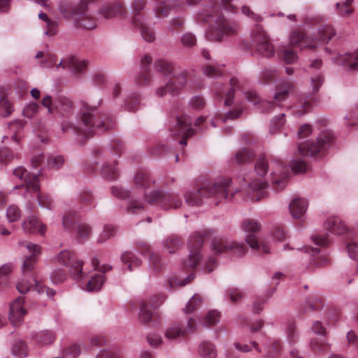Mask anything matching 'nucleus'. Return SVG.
<instances>
[{"instance_id":"f257e3e1","label":"nucleus","mask_w":358,"mask_h":358,"mask_svg":"<svg viewBox=\"0 0 358 358\" xmlns=\"http://www.w3.org/2000/svg\"><path fill=\"white\" fill-rule=\"evenodd\" d=\"M236 10L231 0H210L204 4L197 13L196 20L209 24L205 31L206 38L211 42H220L235 34L239 28L238 23L225 17L223 12L235 13Z\"/></svg>"},{"instance_id":"f03ea898","label":"nucleus","mask_w":358,"mask_h":358,"mask_svg":"<svg viewBox=\"0 0 358 358\" xmlns=\"http://www.w3.org/2000/svg\"><path fill=\"white\" fill-rule=\"evenodd\" d=\"M102 100L99 99L96 104L92 105L87 101H82L78 116L79 122L76 125L68 121L61 123V129L64 133L71 132L87 139L97 132H105L115 127V117L108 113H98V108Z\"/></svg>"},{"instance_id":"7ed1b4c3","label":"nucleus","mask_w":358,"mask_h":358,"mask_svg":"<svg viewBox=\"0 0 358 358\" xmlns=\"http://www.w3.org/2000/svg\"><path fill=\"white\" fill-rule=\"evenodd\" d=\"M306 169L307 164L301 159H293L290 166H287L275 158L269 162L264 156L257 158L255 166V171L260 177H264L268 171H271L272 188L276 192L285 188L292 171L296 173H303Z\"/></svg>"},{"instance_id":"20e7f679","label":"nucleus","mask_w":358,"mask_h":358,"mask_svg":"<svg viewBox=\"0 0 358 358\" xmlns=\"http://www.w3.org/2000/svg\"><path fill=\"white\" fill-rule=\"evenodd\" d=\"M152 180L146 172H137L134 176V189L126 190L119 185L111 187V194L121 200L127 201L126 210L128 213L135 214L143 208L142 196L145 198V189L150 187Z\"/></svg>"},{"instance_id":"39448f33","label":"nucleus","mask_w":358,"mask_h":358,"mask_svg":"<svg viewBox=\"0 0 358 358\" xmlns=\"http://www.w3.org/2000/svg\"><path fill=\"white\" fill-rule=\"evenodd\" d=\"M232 180L231 178L222 179L214 184H203L196 191H187L184 197L187 205L194 206H201L205 199H211L210 205L217 206L221 201L227 199L231 193L230 199L233 196L231 188Z\"/></svg>"},{"instance_id":"423d86ee","label":"nucleus","mask_w":358,"mask_h":358,"mask_svg":"<svg viewBox=\"0 0 358 358\" xmlns=\"http://www.w3.org/2000/svg\"><path fill=\"white\" fill-rule=\"evenodd\" d=\"M154 69L164 76H171L170 80L164 86L159 87L156 90L157 96L160 97H163L166 94L173 96L178 94L186 84L189 76L187 70L177 67L173 63L165 59L155 61Z\"/></svg>"},{"instance_id":"0eeeda50","label":"nucleus","mask_w":358,"mask_h":358,"mask_svg":"<svg viewBox=\"0 0 358 358\" xmlns=\"http://www.w3.org/2000/svg\"><path fill=\"white\" fill-rule=\"evenodd\" d=\"M208 128L206 117H199L194 124L186 116H176L169 121L168 129L171 136L181 145H187V139L198 132H204Z\"/></svg>"},{"instance_id":"6e6552de","label":"nucleus","mask_w":358,"mask_h":358,"mask_svg":"<svg viewBox=\"0 0 358 358\" xmlns=\"http://www.w3.org/2000/svg\"><path fill=\"white\" fill-rule=\"evenodd\" d=\"M293 88L292 83L287 80L282 81L277 86L276 93L272 101L261 99L255 92L248 91L245 92L244 95L248 102L254 105H258L263 112L270 113L284 106L282 101L287 99Z\"/></svg>"},{"instance_id":"1a4fd4ad","label":"nucleus","mask_w":358,"mask_h":358,"mask_svg":"<svg viewBox=\"0 0 358 358\" xmlns=\"http://www.w3.org/2000/svg\"><path fill=\"white\" fill-rule=\"evenodd\" d=\"M20 245H25L26 248L30 253L24 260L22 266V271L24 276L30 277V280L22 279L16 285L17 289L21 294H26L33 286L38 287V282L34 278L35 264L37 257L41 254V247L30 242H20Z\"/></svg>"},{"instance_id":"9d476101","label":"nucleus","mask_w":358,"mask_h":358,"mask_svg":"<svg viewBox=\"0 0 358 358\" xmlns=\"http://www.w3.org/2000/svg\"><path fill=\"white\" fill-rule=\"evenodd\" d=\"M334 134L330 130H324L320 133L315 140L299 143L298 151L303 156L313 157L316 155H324L332 145Z\"/></svg>"},{"instance_id":"9b49d317","label":"nucleus","mask_w":358,"mask_h":358,"mask_svg":"<svg viewBox=\"0 0 358 358\" xmlns=\"http://www.w3.org/2000/svg\"><path fill=\"white\" fill-rule=\"evenodd\" d=\"M146 0H134L131 5L132 24L139 29L141 36L147 42H152L155 38L151 22L141 12L145 9Z\"/></svg>"},{"instance_id":"f8f14e48","label":"nucleus","mask_w":358,"mask_h":358,"mask_svg":"<svg viewBox=\"0 0 358 358\" xmlns=\"http://www.w3.org/2000/svg\"><path fill=\"white\" fill-rule=\"evenodd\" d=\"M88 62L87 60H80L74 56H68L57 64V57L55 55L47 53L43 59L40 61V65L43 68H50L56 66L57 69L62 67L64 69L69 70L73 74L81 73L87 67Z\"/></svg>"},{"instance_id":"ddd939ff","label":"nucleus","mask_w":358,"mask_h":358,"mask_svg":"<svg viewBox=\"0 0 358 358\" xmlns=\"http://www.w3.org/2000/svg\"><path fill=\"white\" fill-rule=\"evenodd\" d=\"M41 105L47 108L48 114L63 117L70 116L74 110L72 101L63 94H57L55 97L47 95L43 99Z\"/></svg>"},{"instance_id":"4468645a","label":"nucleus","mask_w":358,"mask_h":358,"mask_svg":"<svg viewBox=\"0 0 358 358\" xmlns=\"http://www.w3.org/2000/svg\"><path fill=\"white\" fill-rule=\"evenodd\" d=\"M145 201L150 204L157 205L166 210L180 208L182 203L178 194L161 190H153L145 194Z\"/></svg>"},{"instance_id":"2eb2a0df","label":"nucleus","mask_w":358,"mask_h":358,"mask_svg":"<svg viewBox=\"0 0 358 358\" xmlns=\"http://www.w3.org/2000/svg\"><path fill=\"white\" fill-rule=\"evenodd\" d=\"M210 230H203L202 231H195L191 234L188 241L189 258L187 261L183 262L185 267L195 268L200 262L202 255L201 249L203 242L210 235Z\"/></svg>"},{"instance_id":"dca6fc26","label":"nucleus","mask_w":358,"mask_h":358,"mask_svg":"<svg viewBox=\"0 0 358 358\" xmlns=\"http://www.w3.org/2000/svg\"><path fill=\"white\" fill-rule=\"evenodd\" d=\"M57 261L59 264L69 267L70 276L76 281H82L85 278V273L83 271V261L78 259L75 253L69 250L61 251L57 256Z\"/></svg>"},{"instance_id":"f3484780","label":"nucleus","mask_w":358,"mask_h":358,"mask_svg":"<svg viewBox=\"0 0 358 358\" xmlns=\"http://www.w3.org/2000/svg\"><path fill=\"white\" fill-rule=\"evenodd\" d=\"M251 40L252 45L259 55L267 58L274 55L275 52V48L260 24H255L252 30Z\"/></svg>"},{"instance_id":"a211bd4d","label":"nucleus","mask_w":358,"mask_h":358,"mask_svg":"<svg viewBox=\"0 0 358 358\" xmlns=\"http://www.w3.org/2000/svg\"><path fill=\"white\" fill-rule=\"evenodd\" d=\"M245 184L239 189H236L234 192L236 193H241V194H246L248 199L251 201H258L268 195L266 190L268 183L262 179H257L247 182L245 178L241 179Z\"/></svg>"},{"instance_id":"6ab92c4d","label":"nucleus","mask_w":358,"mask_h":358,"mask_svg":"<svg viewBox=\"0 0 358 358\" xmlns=\"http://www.w3.org/2000/svg\"><path fill=\"white\" fill-rule=\"evenodd\" d=\"M242 229L246 233L245 241L253 250H259L262 248L265 254L270 253L269 247L267 245H260L257 238V233L261 229V224L255 220L251 218L245 219L242 222Z\"/></svg>"},{"instance_id":"aec40b11","label":"nucleus","mask_w":358,"mask_h":358,"mask_svg":"<svg viewBox=\"0 0 358 358\" xmlns=\"http://www.w3.org/2000/svg\"><path fill=\"white\" fill-rule=\"evenodd\" d=\"M212 249L216 255L229 253L237 257L243 256L247 251V247L244 244H239L222 237L213 240Z\"/></svg>"},{"instance_id":"412c9836","label":"nucleus","mask_w":358,"mask_h":358,"mask_svg":"<svg viewBox=\"0 0 358 358\" xmlns=\"http://www.w3.org/2000/svg\"><path fill=\"white\" fill-rule=\"evenodd\" d=\"M314 99V97H308L303 103H301V109L292 110L290 108H287L285 111H282L279 115H275L270 122L269 133L271 134H276L277 131L285 124V117L289 114L293 113L296 116H301L307 113L311 108L310 101Z\"/></svg>"},{"instance_id":"4be33fe9","label":"nucleus","mask_w":358,"mask_h":358,"mask_svg":"<svg viewBox=\"0 0 358 358\" xmlns=\"http://www.w3.org/2000/svg\"><path fill=\"white\" fill-rule=\"evenodd\" d=\"M230 87L224 85L222 82H216L213 84V90L215 95L220 101L223 100L226 106H230L234 102L236 92L241 89L240 81L238 78L232 77L229 79Z\"/></svg>"},{"instance_id":"5701e85b","label":"nucleus","mask_w":358,"mask_h":358,"mask_svg":"<svg viewBox=\"0 0 358 358\" xmlns=\"http://www.w3.org/2000/svg\"><path fill=\"white\" fill-rule=\"evenodd\" d=\"M195 320L189 316L184 320H178L167 328L165 331V337L171 341L184 336L187 333H194L196 330Z\"/></svg>"},{"instance_id":"b1692460","label":"nucleus","mask_w":358,"mask_h":358,"mask_svg":"<svg viewBox=\"0 0 358 358\" xmlns=\"http://www.w3.org/2000/svg\"><path fill=\"white\" fill-rule=\"evenodd\" d=\"M37 173H31L22 166H19L14 169L13 171V176L19 178L23 182L20 185H15L13 189H17L21 187H25L27 192H36L40 190L39 179Z\"/></svg>"},{"instance_id":"393cba45","label":"nucleus","mask_w":358,"mask_h":358,"mask_svg":"<svg viewBox=\"0 0 358 358\" xmlns=\"http://www.w3.org/2000/svg\"><path fill=\"white\" fill-rule=\"evenodd\" d=\"M166 296L162 294L152 296L148 301H143L140 304L138 320L140 322L147 324L151 322L153 313L151 308H158L165 301Z\"/></svg>"},{"instance_id":"a878e982","label":"nucleus","mask_w":358,"mask_h":358,"mask_svg":"<svg viewBox=\"0 0 358 358\" xmlns=\"http://www.w3.org/2000/svg\"><path fill=\"white\" fill-rule=\"evenodd\" d=\"M157 4L155 8V16L158 18L167 17L172 10H179L185 4L192 6L195 4L194 0H155Z\"/></svg>"},{"instance_id":"bb28decb","label":"nucleus","mask_w":358,"mask_h":358,"mask_svg":"<svg viewBox=\"0 0 358 358\" xmlns=\"http://www.w3.org/2000/svg\"><path fill=\"white\" fill-rule=\"evenodd\" d=\"M124 150V145L122 141L119 138H114L110 141L108 148H97L93 150L94 158L101 160H109L113 157H120Z\"/></svg>"},{"instance_id":"cd10ccee","label":"nucleus","mask_w":358,"mask_h":358,"mask_svg":"<svg viewBox=\"0 0 358 358\" xmlns=\"http://www.w3.org/2000/svg\"><path fill=\"white\" fill-rule=\"evenodd\" d=\"M126 7L120 2L105 3L98 10V14L106 20L122 18L127 15Z\"/></svg>"},{"instance_id":"c85d7f7f","label":"nucleus","mask_w":358,"mask_h":358,"mask_svg":"<svg viewBox=\"0 0 358 358\" xmlns=\"http://www.w3.org/2000/svg\"><path fill=\"white\" fill-rule=\"evenodd\" d=\"M96 0H80L77 3H73L68 1H61L58 5L59 13H64L66 15H72L73 11L79 15L89 11V5L93 3Z\"/></svg>"},{"instance_id":"c756f323","label":"nucleus","mask_w":358,"mask_h":358,"mask_svg":"<svg viewBox=\"0 0 358 358\" xmlns=\"http://www.w3.org/2000/svg\"><path fill=\"white\" fill-rule=\"evenodd\" d=\"M73 13L69 16L66 15L64 13H59L64 18L72 20L77 28L91 30L97 27V20L89 15V11L81 15L78 14L79 16H77L76 11Z\"/></svg>"},{"instance_id":"7c9ffc66","label":"nucleus","mask_w":358,"mask_h":358,"mask_svg":"<svg viewBox=\"0 0 358 358\" xmlns=\"http://www.w3.org/2000/svg\"><path fill=\"white\" fill-rule=\"evenodd\" d=\"M304 250L310 255L309 264L307 265L309 269L321 267L330 263V258L325 251H322L317 248L309 246H305Z\"/></svg>"},{"instance_id":"2f4dec72","label":"nucleus","mask_w":358,"mask_h":358,"mask_svg":"<svg viewBox=\"0 0 358 358\" xmlns=\"http://www.w3.org/2000/svg\"><path fill=\"white\" fill-rule=\"evenodd\" d=\"M289 44L292 46L299 48L301 50L310 48H315L317 46V42L308 38L306 35L299 29L294 30L289 36Z\"/></svg>"},{"instance_id":"473e14b6","label":"nucleus","mask_w":358,"mask_h":358,"mask_svg":"<svg viewBox=\"0 0 358 358\" xmlns=\"http://www.w3.org/2000/svg\"><path fill=\"white\" fill-rule=\"evenodd\" d=\"M24 303V298L18 296L10 305L9 320L13 326L19 325L27 313V310L23 308Z\"/></svg>"},{"instance_id":"72a5a7b5","label":"nucleus","mask_w":358,"mask_h":358,"mask_svg":"<svg viewBox=\"0 0 358 358\" xmlns=\"http://www.w3.org/2000/svg\"><path fill=\"white\" fill-rule=\"evenodd\" d=\"M333 60L348 71H355L358 68V49L354 53L338 54Z\"/></svg>"},{"instance_id":"f704fd0d","label":"nucleus","mask_w":358,"mask_h":358,"mask_svg":"<svg viewBox=\"0 0 358 358\" xmlns=\"http://www.w3.org/2000/svg\"><path fill=\"white\" fill-rule=\"evenodd\" d=\"M94 163L96 164L103 163L101 169V175L105 180L113 181L118 178L120 173L118 169L116 167V161H113V164H110L108 160H101L94 158Z\"/></svg>"},{"instance_id":"c9c22d12","label":"nucleus","mask_w":358,"mask_h":358,"mask_svg":"<svg viewBox=\"0 0 358 358\" xmlns=\"http://www.w3.org/2000/svg\"><path fill=\"white\" fill-rule=\"evenodd\" d=\"M263 347L264 353L262 358H278L282 350L281 341L274 338H268Z\"/></svg>"},{"instance_id":"e433bc0d","label":"nucleus","mask_w":358,"mask_h":358,"mask_svg":"<svg viewBox=\"0 0 358 358\" xmlns=\"http://www.w3.org/2000/svg\"><path fill=\"white\" fill-rule=\"evenodd\" d=\"M22 229L26 234L38 232L43 235L45 232V226L34 215L29 216L22 222Z\"/></svg>"},{"instance_id":"4c0bfd02","label":"nucleus","mask_w":358,"mask_h":358,"mask_svg":"<svg viewBox=\"0 0 358 358\" xmlns=\"http://www.w3.org/2000/svg\"><path fill=\"white\" fill-rule=\"evenodd\" d=\"M152 58L149 55H145L141 60V71L136 78V83L139 86L148 85L151 83V76L148 71Z\"/></svg>"},{"instance_id":"58836bf2","label":"nucleus","mask_w":358,"mask_h":358,"mask_svg":"<svg viewBox=\"0 0 358 358\" xmlns=\"http://www.w3.org/2000/svg\"><path fill=\"white\" fill-rule=\"evenodd\" d=\"M324 227L327 231L337 236L343 235L348 230L345 223L338 217L328 218L324 222Z\"/></svg>"},{"instance_id":"ea45409f","label":"nucleus","mask_w":358,"mask_h":358,"mask_svg":"<svg viewBox=\"0 0 358 358\" xmlns=\"http://www.w3.org/2000/svg\"><path fill=\"white\" fill-rule=\"evenodd\" d=\"M255 157V154L253 150L248 147H243L237 150L231 158V162L239 165L248 164L252 161Z\"/></svg>"},{"instance_id":"a19ab883","label":"nucleus","mask_w":358,"mask_h":358,"mask_svg":"<svg viewBox=\"0 0 358 358\" xmlns=\"http://www.w3.org/2000/svg\"><path fill=\"white\" fill-rule=\"evenodd\" d=\"M308 208V202L305 199L295 198L289 206V210L292 216L295 219L301 218Z\"/></svg>"},{"instance_id":"79ce46f5","label":"nucleus","mask_w":358,"mask_h":358,"mask_svg":"<svg viewBox=\"0 0 358 358\" xmlns=\"http://www.w3.org/2000/svg\"><path fill=\"white\" fill-rule=\"evenodd\" d=\"M120 259L125 266L124 269H127L129 271H133L135 268L139 267L142 264V260L131 251L124 252Z\"/></svg>"},{"instance_id":"37998d69","label":"nucleus","mask_w":358,"mask_h":358,"mask_svg":"<svg viewBox=\"0 0 358 358\" xmlns=\"http://www.w3.org/2000/svg\"><path fill=\"white\" fill-rule=\"evenodd\" d=\"M106 280V276L103 273H94L91 274L90 280L87 281L83 289L87 292H97L101 289Z\"/></svg>"},{"instance_id":"c03bdc74","label":"nucleus","mask_w":358,"mask_h":358,"mask_svg":"<svg viewBox=\"0 0 358 358\" xmlns=\"http://www.w3.org/2000/svg\"><path fill=\"white\" fill-rule=\"evenodd\" d=\"M79 202L82 211L87 212L96 206L94 197L89 189H83L79 194Z\"/></svg>"},{"instance_id":"a18cd8bd","label":"nucleus","mask_w":358,"mask_h":358,"mask_svg":"<svg viewBox=\"0 0 358 358\" xmlns=\"http://www.w3.org/2000/svg\"><path fill=\"white\" fill-rule=\"evenodd\" d=\"M32 339L38 345H50L55 340V334L50 330L41 331L32 334Z\"/></svg>"},{"instance_id":"49530a36","label":"nucleus","mask_w":358,"mask_h":358,"mask_svg":"<svg viewBox=\"0 0 358 358\" xmlns=\"http://www.w3.org/2000/svg\"><path fill=\"white\" fill-rule=\"evenodd\" d=\"M140 104V96L136 92L128 93L124 100V103L121 108L124 110L135 112L138 109Z\"/></svg>"},{"instance_id":"de8ad7c7","label":"nucleus","mask_w":358,"mask_h":358,"mask_svg":"<svg viewBox=\"0 0 358 358\" xmlns=\"http://www.w3.org/2000/svg\"><path fill=\"white\" fill-rule=\"evenodd\" d=\"M323 303L321 298L317 295H313L306 299L305 306L301 308L303 313L310 311H318L323 308Z\"/></svg>"},{"instance_id":"09e8293b","label":"nucleus","mask_w":358,"mask_h":358,"mask_svg":"<svg viewBox=\"0 0 358 358\" xmlns=\"http://www.w3.org/2000/svg\"><path fill=\"white\" fill-rule=\"evenodd\" d=\"M278 78V73L273 67L264 68L259 73V80L262 84H270L275 83Z\"/></svg>"},{"instance_id":"8fccbe9b","label":"nucleus","mask_w":358,"mask_h":358,"mask_svg":"<svg viewBox=\"0 0 358 358\" xmlns=\"http://www.w3.org/2000/svg\"><path fill=\"white\" fill-rule=\"evenodd\" d=\"M336 35V31L330 25H322L317 31V40L320 43H328Z\"/></svg>"},{"instance_id":"3c124183","label":"nucleus","mask_w":358,"mask_h":358,"mask_svg":"<svg viewBox=\"0 0 358 358\" xmlns=\"http://www.w3.org/2000/svg\"><path fill=\"white\" fill-rule=\"evenodd\" d=\"M234 348L243 353H248L252 350L254 348L258 353H262L263 350L259 346V343L255 341H251L249 343H244L240 341H236L233 343Z\"/></svg>"},{"instance_id":"603ef678","label":"nucleus","mask_w":358,"mask_h":358,"mask_svg":"<svg viewBox=\"0 0 358 358\" xmlns=\"http://www.w3.org/2000/svg\"><path fill=\"white\" fill-rule=\"evenodd\" d=\"M199 354L203 358H215L217 357V350L215 345L208 341L201 343L199 346Z\"/></svg>"},{"instance_id":"864d4df0","label":"nucleus","mask_w":358,"mask_h":358,"mask_svg":"<svg viewBox=\"0 0 358 358\" xmlns=\"http://www.w3.org/2000/svg\"><path fill=\"white\" fill-rule=\"evenodd\" d=\"M330 346L325 338L311 339L310 342V348L315 353H325L329 350Z\"/></svg>"},{"instance_id":"5fc2aeb1","label":"nucleus","mask_w":358,"mask_h":358,"mask_svg":"<svg viewBox=\"0 0 358 358\" xmlns=\"http://www.w3.org/2000/svg\"><path fill=\"white\" fill-rule=\"evenodd\" d=\"M182 244L181 239L176 236L171 235L163 242L164 248L170 254L174 253Z\"/></svg>"},{"instance_id":"6e6d98bb","label":"nucleus","mask_w":358,"mask_h":358,"mask_svg":"<svg viewBox=\"0 0 358 358\" xmlns=\"http://www.w3.org/2000/svg\"><path fill=\"white\" fill-rule=\"evenodd\" d=\"M21 158L20 153L14 154L12 150L8 148H2L0 149V164L7 165L13 162L15 159Z\"/></svg>"},{"instance_id":"4d7b16f0","label":"nucleus","mask_w":358,"mask_h":358,"mask_svg":"<svg viewBox=\"0 0 358 358\" xmlns=\"http://www.w3.org/2000/svg\"><path fill=\"white\" fill-rule=\"evenodd\" d=\"M92 228L85 223L78 224L76 229V239L78 243H83L87 241L91 235Z\"/></svg>"},{"instance_id":"13d9d810","label":"nucleus","mask_w":358,"mask_h":358,"mask_svg":"<svg viewBox=\"0 0 358 358\" xmlns=\"http://www.w3.org/2000/svg\"><path fill=\"white\" fill-rule=\"evenodd\" d=\"M78 221V215L73 211L65 213L62 217V224L67 231H71Z\"/></svg>"},{"instance_id":"bf43d9fd","label":"nucleus","mask_w":358,"mask_h":358,"mask_svg":"<svg viewBox=\"0 0 358 358\" xmlns=\"http://www.w3.org/2000/svg\"><path fill=\"white\" fill-rule=\"evenodd\" d=\"M148 266L150 271L159 272L163 269L164 264L158 254L151 252L148 259Z\"/></svg>"},{"instance_id":"052dcab7","label":"nucleus","mask_w":358,"mask_h":358,"mask_svg":"<svg viewBox=\"0 0 358 358\" xmlns=\"http://www.w3.org/2000/svg\"><path fill=\"white\" fill-rule=\"evenodd\" d=\"M6 218L9 222H15L21 218L22 210L15 204H10L6 209Z\"/></svg>"},{"instance_id":"680f3d73","label":"nucleus","mask_w":358,"mask_h":358,"mask_svg":"<svg viewBox=\"0 0 358 358\" xmlns=\"http://www.w3.org/2000/svg\"><path fill=\"white\" fill-rule=\"evenodd\" d=\"M95 358H122L118 348L113 347L101 350Z\"/></svg>"},{"instance_id":"e2e57ef3","label":"nucleus","mask_w":358,"mask_h":358,"mask_svg":"<svg viewBox=\"0 0 358 358\" xmlns=\"http://www.w3.org/2000/svg\"><path fill=\"white\" fill-rule=\"evenodd\" d=\"M203 73L208 78L217 79L223 76L224 69L220 66L207 65L203 69Z\"/></svg>"},{"instance_id":"0e129e2a","label":"nucleus","mask_w":358,"mask_h":358,"mask_svg":"<svg viewBox=\"0 0 358 358\" xmlns=\"http://www.w3.org/2000/svg\"><path fill=\"white\" fill-rule=\"evenodd\" d=\"M352 3L353 0H345V1L342 3L337 2L336 3V7L339 15L342 17H345L352 13L354 10L352 8Z\"/></svg>"},{"instance_id":"69168bd1","label":"nucleus","mask_w":358,"mask_h":358,"mask_svg":"<svg viewBox=\"0 0 358 358\" xmlns=\"http://www.w3.org/2000/svg\"><path fill=\"white\" fill-rule=\"evenodd\" d=\"M220 320V313L216 310H210L203 321L204 327H210L216 324Z\"/></svg>"},{"instance_id":"338daca9","label":"nucleus","mask_w":358,"mask_h":358,"mask_svg":"<svg viewBox=\"0 0 358 358\" xmlns=\"http://www.w3.org/2000/svg\"><path fill=\"white\" fill-rule=\"evenodd\" d=\"M12 353L18 358H23L27 355V348L22 341L15 342L12 348Z\"/></svg>"},{"instance_id":"774afa93","label":"nucleus","mask_w":358,"mask_h":358,"mask_svg":"<svg viewBox=\"0 0 358 358\" xmlns=\"http://www.w3.org/2000/svg\"><path fill=\"white\" fill-rule=\"evenodd\" d=\"M184 24L185 21L182 17H175L170 20V22H169L167 25V29L172 34H178L181 31Z\"/></svg>"}]
</instances>
